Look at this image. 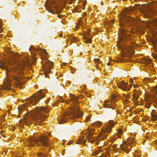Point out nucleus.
Wrapping results in <instances>:
<instances>
[{"instance_id": "8fccbe9b", "label": "nucleus", "mask_w": 157, "mask_h": 157, "mask_svg": "<svg viewBox=\"0 0 157 157\" xmlns=\"http://www.w3.org/2000/svg\"><path fill=\"white\" fill-rule=\"evenodd\" d=\"M86 15V13H84V14H83V16H85Z\"/></svg>"}, {"instance_id": "e433bc0d", "label": "nucleus", "mask_w": 157, "mask_h": 157, "mask_svg": "<svg viewBox=\"0 0 157 157\" xmlns=\"http://www.w3.org/2000/svg\"><path fill=\"white\" fill-rule=\"evenodd\" d=\"M94 129H93L92 131H89L88 132H89V133H92L93 135L94 134Z\"/></svg>"}, {"instance_id": "3c124183", "label": "nucleus", "mask_w": 157, "mask_h": 157, "mask_svg": "<svg viewBox=\"0 0 157 157\" xmlns=\"http://www.w3.org/2000/svg\"><path fill=\"white\" fill-rule=\"evenodd\" d=\"M126 153H128V150H127V151H126Z\"/></svg>"}, {"instance_id": "393cba45", "label": "nucleus", "mask_w": 157, "mask_h": 157, "mask_svg": "<svg viewBox=\"0 0 157 157\" xmlns=\"http://www.w3.org/2000/svg\"><path fill=\"white\" fill-rule=\"evenodd\" d=\"M55 9L57 14H59L61 12L62 10L61 9H59L58 7H56L55 8Z\"/></svg>"}, {"instance_id": "49530a36", "label": "nucleus", "mask_w": 157, "mask_h": 157, "mask_svg": "<svg viewBox=\"0 0 157 157\" xmlns=\"http://www.w3.org/2000/svg\"><path fill=\"white\" fill-rule=\"evenodd\" d=\"M137 86H138L137 85L135 84L134 85V88H136V87H137Z\"/></svg>"}, {"instance_id": "864d4df0", "label": "nucleus", "mask_w": 157, "mask_h": 157, "mask_svg": "<svg viewBox=\"0 0 157 157\" xmlns=\"http://www.w3.org/2000/svg\"><path fill=\"white\" fill-rule=\"evenodd\" d=\"M63 64L64 65H65L66 64V63H63Z\"/></svg>"}, {"instance_id": "4d7b16f0", "label": "nucleus", "mask_w": 157, "mask_h": 157, "mask_svg": "<svg viewBox=\"0 0 157 157\" xmlns=\"http://www.w3.org/2000/svg\"><path fill=\"white\" fill-rule=\"evenodd\" d=\"M2 131H1V132H0V133H1V134H2Z\"/></svg>"}, {"instance_id": "79ce46f5", "label": "nucleus", "mask_w": 157, "mask_h": 157, "mask_svg": "<svg viewBox=\"0 0 157 157\" xmlns=\"http://www.w3.org/2000/svg\"><path fill=\"white\" fill-rule=\"evenodd\" d=\"M136 93V94H139V96L140 95V93L138 91H137Z\"/></svg>"}, {"instance_id": "423d86ee", "label": "nucleus", "mask_w": 157, "mask_h": 157, "mask_svg": "<svg viewBox=\"0 0 157 157\" xmlns=\"http://www.w3.org/2000/svg\"><path fill=\"white\" fill-rule=\"evenodd\" d=\"M29 51L30 52L32 55L33 56V58L34 61H36V58L35 57V53L37 51L40 52L41 54V56L43 57L45 59H47L48 57V55L45 49H42L40 48H35L33 47H30L29 49Z\"/></svg>"}, {"instance_id": "c756f323", "label": "nucleus", "mask_w": 157, "mask_h": 157, "mask_svg": "<svg viewBox=\"0 0 157 157\" xmlns=\"http://www.w3.org/2000/svg\"><path fill=\"white\" fill-rule=\"evenodd\" d=\"M94 61L97 64V63H100L101 62V61L100 62V60L98 59H94Z\"/></svg>"}, {"instance_id": "052dcab7", "label": "nucleus", "mask_w": 157, "mask_h": 157, "mask_svg": "<svg viewBox=\"0 0 157 157\" xmlns=\"http://www.w3.org/2000/svg\"><path fill=\"white\" fill-rule=\"evenodd\" d=\"M156 58H157V56H156Z\"/></svg>"}, {"instance_id": "c9c22d12", "label": "nucleus", "mask_w": 157, "mask_h": 157, "mask_svg": "<svg viewBox=\"0 0 157 157\" xmlns=\"http://www.w3.org/2000/svg\"><path fill=\"white\" fill-rule=\"evenodd\" d=\"M28 63V61H23V63H22V65L23 66H24V65H25L27 64Z\"/></svg>"}, {"instance_id": "c03bdc74", "label": "nucleus", "mask_w": 157, "mask_h": 157, "mask_svg": "<svg viewBox=\"0 0 157 157\" xmlns=\"http://www.w3.org/2000/svg\"><path fill=\"white\" fill-rule=\"evenodd\" d=\"M57 17H58L60 18L62 17V15H58L57 16Z\"/></svg>"}, {"instance_id": "a19ab883", "label": "nucleus", "mask_w": 157, "mask_h": 157, "mask_svg": "<svg viewBox=\"0 0 157 157\" xmlns=\"http://www.w3.org/2000/svg\"><path fill=\"white\" fill-rule=\"evenodd\" d=\"M50 98H48L47 99V100H46V102L47 103V102H48L49 100H50Z\"/></svg>"}, {"instance_id": "b1692460", "label": "nucleus", "mask_w": 157, "mask_h": 157, "mask_svg": "<svg viewBox=\"0 0 157 157\" xmlns=\"http://www.w3.org/2000/svg\"><path fill=\"white\" fill-rule=\"evenodd\" d=\"M151 115L152 118V119L153 121H155L157 120V115L153 113H151Z\"/></svg>"}, {"instance_id": "de8ad7c7", "label": "nucleus", "mask_w": 157, "mask_h": 157, "mask_svg": "<svg viewBox=\"0 0 157 157\" xmlns=\"http://www.w3.org/2000/svg\"><path fill=\"white\" fill-rule=\"evenodd\" d=\"M63 36V34L62 33H60L59 35L60 37H61Z\"/></svg>"}, {"instance_id": "bb28decb", "label": "nucleus", "mask_w": 157, "mask_h": 157, "mask_svg": "<svg viewBox=\"0 0 157 157\" xmlns=\"http://www.w3.org/2000/svg\"><path fill=\"white\" fill-rule=\"evenodd\" d=\"M38 157H46V155L42 152H40L38 154Z\"/></svg>"}, {"instance_id": "1a4fd4ad", "label": "nucleus", "mask_w": 157, "mask_h": 157, "mask_svg": "<svg viewBox=\"0 0 157 157\" xmlns=\"http://www.w3.org/2000/svg\"><path fill=\"white\" fill-rule=\"evenodd\" d=\"M11 82V80L10 78H8L6 79L5 82L3 83V86L2 87V89L7 90H11L12 85Z\"/></svg>"}, {"instance_id": "2eb2a0df", "label": "nucleus", "mask_w": 157, "mask_h": 157, "mask_svg": "<svg viewBox=\"0 0 157 157\" xmlns=\"http://www.w3.org/2000/svg\"><path fill=\"white\" fill-rule=\"evenodd\" d=\"M67 118L66 115L63 116L61 119L59 121V123L60 124H63L67 122Z\"/></svg>"}, {"instance_id": "5701e85b", "label": "nucleus", "mask_w": 157, "mask_h": 157, "mask_svg": "<svg viewBox=\"0 0 157 157\" xmlns=\"http://www.w3.org/2000/svg\"><path fill=\"white\" fill-rule=\"evenodd\" d=\"M134 154L135 156L136 157H140L141 155L140 151H135Z\"/></svg>"}, {"instance_id": "bf43d9fd", "label": "nucleus", "mask_w": 157, "mask_h": 157, "mask_svg": "<svg viewBox=\"0 0 157 157\" xmlns=\"http://www.w3.org/2000/svg\"><path fill=\"white\" fill-rule=\"evenodd\" d=\"M96 68H98V67H97Z\"/></svg>"}, {"instance_id": "9b49d317", "label": "nucleus", "mask_w": 157, "mask_h": 157, "mask_svg": "<svg viewBox=\"0 0 157 157\" xmlns=\"http://www.w3.org/2000/svg\"><path fill=\"white\" fill-rule=\"evenodd\" d=\"M121 18L125 22H128L130 23H132L134 21L133 18L127 15L126 13H123L122 15Z\"/></svg>"}, {"instance_id": "603ef678", "label": "nucleus", "mask_w": 157, "mask_h": 157, "mask_svg": "<svg viewBox=\"0 0 157 157\" xmlns=\"http://www.w3.org/2000/svg\"><path fill=\"white\" fill-rule=\"evenodd\" d=\"M15 128H13L12 129L13 130H15Z\"/></svg>"}, {"instance_id": "dca6fc26", "label": "nucleus", "mask_w": 157, "mask_h": 157, "mask_svg": "<svg viewBox=\"0 0 157 157\" xmlns=\"http://www.w3.org/2000/svg\"><path fill=\"white\" fill-rule=\"evenodd\" d=\"M109 102V101H105V104H104V107H106L107 108H111L112 109H114L115 107L114 106L112 105L109 106V105H110V104H109L108 103Z\"/></svg>"}, {"instance_id": "58836bf2", "label": "nucleus", "mask_w": 157, "mask_h": 157, "mask_svg": "<svg viewBox=\"0 0 157 157\" xmlns=\"http://www.w3.org/2000/svg\"><path fill=\"white\" fill-rule=\"evenodd\" d=\"M147 108H148L150 107V105L149 104H147L145 106Z\"/></svg>"}, {"instance_id": "4c0bfd02", "label": "nucleus", "mask_w": 157, "mask_h": 157, "mask_svg": "<svg viewBox=\"0 0 157 157\" xmlns=\"http://www.w3.org/2000/svg\"><path fill=\"white\" fill-rule=\"evenodd\" d=\"M129 82L131 83H132L133 82V79H130L129 80Z\"/></svg>"}, {"instance_id": "72a5a7b5", "label": "nucleus", "mask_w": 157, "mask_h": 157, "mask_svg": "<svg viewBox=\"0 0 157 157\" xmlns=\"http://www.w3.org/2000/svg\"><path fill=\"white\" fill-rule=\"evenodd\" d=\"M72 39L71 40V41H73V42H75L77 41L78 39L76 37L73 38L72 37Z\"/></svg>"}, {"instance_id": "a211bd4d", "label": "nucleus", "mask_w": 157, "mask_h": 157, "mask_svg": "<svg viewBox=\"0 0 157 157\" xmlns=\"http://www.w3.org/2000/svg\"><path fill=\"white\" fill-rule=\"evenodd\" d=\"M52 6L51 3H49L48 5H47L45 6V7L46 10L48 11L49 12L53 13V11L51 10V7Z\"/></svg>"}, {"instance_id": "ddd939ff", "label": "nucleus", "mask_w": 157, "mask_h": 157, "mask_svg": "<svg viewBox=\"0 0 157 157\" xmlns=\"http://www.w3.org/2000/svg\"><path fill=\"white\" fill-rule=\"evenodd\" d=\"M78 98H76L75 96H74L73 97H71V100H67L66 101H65V102L66 104H68L70 103L71 101H72V102L73 103H77L78 102Z\"/></svg>"}, {"instance_id": "20e7f679", "label": "nucleus", "mask_w": 157, "mask_h": 157, "mask_svg": "<svg viewBox=\"0 0 157 157\" xmlns=\"http://www.w3.org/2000/svg\"><path fill=\"white\" fill-rule=\"evenodd\" d=\"M24 67L21 65L15 67L13 68V71L14 74L12 75L13 79L16 80V84L17 87L22 88V85L23 84L22 81H20V79H23L24 77L22 75L24 74L23 69Z\"/></svg>"}, {"instance_id": "37998d69", "label": "nucleus", "mask_w": 157, "mask_h": 157, "mask_svg": "<svg viewBox=\"0 0 157 157\" xmlns=\"http://www.w3.org/2000/svg\"><path fill=\"white\" fill-rule=\"evenodd\" d=\"M60 101L62 102H65L64 100L62 98L60 100Z\"/></svg>"}, {"instance_id": "4468645a", "label": "nucleus", "mask_w": 157, "mask_h": 157, "mask_svg": "<svg viewBox=\"0 0 157 157\" xmlns=\"http://www.w3.org/2000/svg\"><path fill=\"white\" fill-rule=\"evenodd\" d=\"M86 141V139H84V137H80L77 141V143L78 144H84Z\"/></svg>"}, {"instance_id": "13d9d810", "label": "nucleus", "mask_w": 157, "mask_h": 157, "mask_svg": "<svg viewBox=\"0 0 157 157\" xmlns=\"http://www.w3.org/2000/svg\"><path fill=\"white\" fill-rule=\"evenodd\" d=\"M101 155L100 154V155H99V156H101Z\"/></svg>"}, {"instance_id": "0eeeda50", "label": "nucleus", "mask_w": 157, "mask_h": 157, "mask_svg": "<svg viewBox=\"0 0 157 157\" xmlns=\"http://www.w3.org/2000/svg\"><path fill=\"white\" fill-rule=\"evenodd\" d=\"M53 66V64L52 62L49 61H46L43 65L44 75L46 78L49 77L48 74L51 71V68Z\"/></svg>"}, {"instance_id": "cd10ccee", "label": "nucleus", "mask_w": 157, "mask_h": 157, "mask_svg": "<svg viewBox=\"0 0 157 157\" xmlns=\"http://www.w3.org/2000/svg\"><path fill=\"white\" fill-rule=\"evenodd\" d=\"M101 151V150L99 149L98 150H95L93 153V155H96L98 154V153L99 151Z\"/></svg>"}, {"instance_id": "a18cd8bd", "label": "nucleus", "mask_w": 157, "mask_h": 157, "mask_svg": "<svg viewBox=\"0 0 157 157\" xmlns=\"http://www.w3.org/2000/svg\"><path fill=\"white\" fill-rule=\"evenodd\" d=\"M3 31V29L0 28V32H2Z\"/></svg>"}, {"instance_id": "5fc2aeb1", "label": "nucleus", "mask_w": 157, "mask_h": 157, "mask_svg": "<svg viewBox=\"0 0 157 157\" xmlns=\"http://www.w3.org/2000/svg\"><path fill=\"white\" fill-rule=\"evenodd\" d=\"M118 41H117V44H118V46H119V43L118 42Z\"/></svg>"}, {"instance_id": "39448f33", "label": "nucleus", "mask_w": 157, "mask_h": 157, "mask_svg": "<svg viewBox=\"0 0 157 157\" xmlns=\"http://www.w3.org/2000/svg\"><path fill=\"white\" fill-rule=\"evenodd\" d=\"M39 143V144L44 146H48L49 145L48 138L45 135H43L39 138L38 140H35L32 139L30 141L31 146H33L35 143Z\"/></svg>"}, {"instance_id": "a878e982", "label": "nucleus", "mask_w": 157, "mask_h": 157, "mask_svg": "<svg viewBox=\"0 0 157 157\" xmlns=\"http://www.w3.org/2000/svg\"><path fill=\"white\" fill-rule=\"evenodd\" d=\"M150 12V11L148 10H146L144 11L143 13L146 16H148L149 15V14Z\"/></svg>"}, {"instance_id": "09e8293b", "label": "nucleus", "mask_w": 157, "mask_h": 157, "mask_svg": "<svg viewBox=\"0 0 157 157\" xmlns=\"http://www.w3.org/2000/svg\"><path fill=\"white\" fill-rule=\"evenodd\" d=\"M110 63H107V65H110Z\"/></svg>"}, {"instance_id": "6e6552de", "label": "nucleus", "mask_w": 157, "mask_h": 157, "mask_svg": "<svg viewBox=\"0 0 157 157\" xmlns=\"http://www.w3.org/2000/svg\"><path fill=\"white\" fill-rule=\"evenodd\" d=\"M121 28L120 31V33H121V36H120L121 40H123L124 39L128 37V35L126 34L127 30L125 28H124V24L120 22Z\"/></svg>"}, {"instance_id": "f03ea898", "label": "nucleus", "mask_w": 157, "mask_h": 157, "mask_svg": "<svg viewBox=\"0 0 157 157\" xmlns=\"http://www.w3.org/2000/svg\"><path fill=\"white\" fill-rule=\"evenodd\" d=\"M44 93L42 90L37 91L33 95L26 99L27 103L18 106L19 112L21 113L24 109L28 110L27 107L29 106L30 104H32L33 105L34 104H36L42 98L44 97Z\"/></svg>"}, {"instance_id": "6ab92c4d", "label": "nucleus", "mask_w": 157, "mask_h": 157, "mask_svg": "<svg viewBox=\"0 0 157 157\" xmlns=\"http://www.w3.org/2000/svg\"><path fill=\"white\" fill-rule=\"evenodd\" d=\"M8 56L9 57L11 58H16V57H17V56L15 54L13 53L12 52H11L9 53Z\"/></svg>"}, {"instance_id": "7ed1b4c3", "label": "nucleus", "mask_w": 157, "mask_h": 157, "mask_svg": "<svg viewBox=\"0 0 157 157\" xmlns=\"http://www.w3.org/2000/svg\"><path fill=\"white\" fill-rule=\"evenodd\" d=\"M114 124L113 120H110L109 122L106 124V126L105 128V129L99 136L98 138H94L92 137L93 135L92 133H90L89 134L86 136V139L88 140L89 142L93 143L96 140H102L103 139L106 138L108 133L110 132L111 131V129L113 127Z\"/></svg>"}, {"instance_id": "412c9836", "label": "nucleus", "mask_w": 157, "mask_h": 157, "mask_svg": "<svg viewBox=\"0 0 157 157\" xmlns=\"http://www.w3.org/2000/svg\"><path fill=\"white\" fill-rule=\"evenodd\" d=\"M6 63L3 62L2 61H0V68L2 69H6L7 68V66L6 64Z\"/></svg>"}, {"instance_id": "ea45409f", "label": "nucleus", "mask_w": 157, "mask_h": 157, "mask_svg": "<svg viewBox=\"0 0 157 157\" xmlns=\"http://www.w3.org/2000/svg\"><path fill=\"white\" fill-rule=\"evenodd\" d=\"M122 131L121 130H120L119 131V134H120V135H121V133H122Z\"/></svg>"}, {"instance_id": "473e14b6", "label": "nucleus", "mask_w": 157, "mask_h": 157, "mask_svg": "<svg viewBox=\"0 0 157 157\" xmlns=\"http://www.w3.org/2000/svg\"><path fill=\"white\" fill-rule=\"evenodd\" d=\"M113 100L115 101V102L114 103H113V104H115V102L117 101L118 100V99H116V97L115 96H114L113 97Z\"/></svg>"}, {"instance_id": "f257e3e1", "label": "nucleus", "mask_w": 157, "mask_h": 157, "mask_svg": "<svg viewBox=\"0 0 157 157\" xmlns=\"http://www.w3.org/2000/svg\"><path fill=\"white\" fill-rule=\"evenodd\" d=\"M49 109L44 107H37L32 110L31 113L25 114L24 117L25 120V124L28 125L29 122L31 123L32 121L36 124H40L47 118V116L43 114V113H48Z\"/></svg>"}, {"instance_id": "9d476101", "label": "nucleus", "mask_w": 157, "mask_h": 157, "mask_svg": "<svg viewBox=\"0 0 157 157\" xmlns=\"http://www.w3.org/2000/svg\"><path fill=\"white\" fill-rule=\"evenodd\" d=\"M117 85L119 88L123 90L126 91H129L130 89V87L132 86V85H130V87H128L127 84L124 82L118 83Z\"/></svg>"}, {"instance_id": "f3484780", "label": "nucleus", "mask_w": 157, "mask_h": 157, "mask_svg": "<svg viewBox=\"0 0 157 157\" xmlns=\"http://www.w3.org/2000/svg\"><path fill=\"white\" fill-rule=\"evenodd\" d=\"M127 56L125 54L122 55L121 58L119 59V60L121 62H129L130 61L128 59H125L124 57H127Z\"/></svg>"}, {"instance_id": "f8f14e48", "label": "nucleus", "mask_w": 157, "mask_h": 157, "mask_svg": "<svg viewBox=\"0 0 157 157\" xmlns=\"http://www.w3.org/2000/svg\"><path fill=\"white\" fill-rule=\"evenodd\" d=\"M82 115V113L79 110H77L73 111L72 115L73 118H75L80 117Z\"/></svg>"}, {"instance_id": "aec40b11", "label": "nucleus", "mask_w": 157, "mask_h": 157, "mask_svg": "<svg viewBox=\"0 0 157 157\" xmlns=\"http://www.w3.org/2000/svg\"><path fill=\"white\" fill-rule=\"evenodd\" d=\"M84 39L85 41L84 42L86 43H89L91 42V39L88 36H84Z\"/></svg>"}, {"instance_id": "4be33fe9", "label": "nucleus", "mask_w": 157, "mask_h": 157, "mask_svg": "<svg viewBox=\"0 0 157 157\" xmlns=\"http://www.w3.org/2000/svg\"><path fill=\"white\" fill-rule=\"evenodd\" d=\"M102 125V123L99 121H97L94 122L92 124V125L94 126H98L100 127Z\"/></svg>"}, {"instance_id": "6e6d98bb", "label": "nucleus", "mask_w": 157, "mask_h": 157, "mask_svg": "<svg viewBox=\"0 0 157 157\" xmlns=\"http://www.w3.org/2000/svg\"><path fill=\"white\" fill-rule=\"evenodd\" d=\"M68 145H69V144H70V143H69V142H68Z\"/></svg>"}, {"instance_id": "7c9ffc66", "label": "nucleus", "mask_w": 157, "mask_h": 157, "mask_svg": "<svg viewBox=\"0 0 157 157\" xmlns=\"http://www.w3.org/2000/svg\"><path fill=\"white\" fill-rule=\"evenodd\" d=\"M134 98L137 100L138 99L139 97V94H136V93H135L133 95Z\"/></svg>"}, {"instance_id": "c85d7f7f", "label": "nucleus", "mask_w": 157, "mask_h": 157, "mask_svg": "<svg viewBox=\"0 0 157 157\" xmlns=\"http://www.w3.org/2000/svg\"><path fill=\"white\" fill-rule=\"evenodd\" d=\"M120 147L121 149L123 151L125 150L126 148V146L123 145L122 144H121Z\"/></svg>"}, {"instance_id": "f704fd0d", "label": "nucleus", "mask_w": 157, "mask_h": 157, "mask_svg": "<svg viewBox=\"0 0 157 157\" xmlns=\"http://www.w3.org/2000/svg\"><path fill=\"white\" fill-rule=\"evenodd\" d=\"M90 117V116H88L86 118V122H88L89 121Z\"/></svg>"}, {"instance_id": "2f4dec72", "label": "nucleus", "mask_w": 157, "mask_h": 157, "mask_svg": "<svg viewBox=\"0 0 157 157\" xmlns=\"http://www.w3.org/2000/svg\"><path fill=\"white\" fill-rule=\"evenodd\" d=\"M79 25H81V21H79V23L75 27V29H76V30H77L79 28Z\"/></svg>"}]
</instances>
